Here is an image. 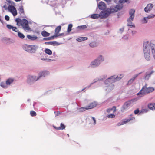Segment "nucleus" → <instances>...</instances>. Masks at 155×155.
<instances>
[{
    "label": "nucleus",
    "instance_id": "46",
    "mask_svg": "<svg viewBox=\"0 0 155 155\" xmlns=\"http://www.w3.org/2000/svg\"><path fill=\"white\" fill-rule=\"evenodd\" d=\"M115 117V115L114 114H110L107 115V117L108 118H114Z\"/></svg>",
    "mask_w": 155,
    "mask_h": 155
},
{
    "label": "nucleus",
    "instance_id": "42",
    "mask_svg": "<svg viewBox=\"0 0 155 155\" xmlns=\"http://www.w3.org/2000/svg\"><path fill=\"white\" fill-rule=\"evenodd\" d=\"M77 28L80 30H84L87 28V26L86 25H83L81 26H78Z\"/></svg>",
    "mask_w": 155,
    "mask_h": 155
},
{
    "label": "nucleus",
    "instance_id": "9",
    "mask_svg": "<svg viewBox=\"0 0 155 155\" xmlns=\"http://www.w3.org/2000/svg\"><path fill=\"white\" fill-rule=\"evenodd\" d=\"M11 4L12 5H9L7 9L13 15V16H15L17 15V11L15 8L14 6V3L12 2Z\"/></svg>",
    "mask_w": 155,
    "mask_h": 155
},
{
    "label": "nucleus",
    "instance_id": "41",
    "mask_svg": "<svg viewBox=\"0 0 155 155\" xmlns=\"http://www.w3.org/2000/svg\"><path fill=\"white\" fill-rule=\"evenodd\" d=\"M18 36L21 39H23L25 38V36L24 34L20 32H18Z\"/></svg>",
    "mask_w": 155,
    "mask_h": 155
},
{
    "label": "nucleus",
    "instance_id": "19",
    "mask_svg": "<svg viewBox=\"0 0 155 155\" xmlns=\"http://www.w3.org/2000/svg\"><path fill=\"white\" fill-rule=\"evenodd\" d=\"M144 87H143L142 89L137 93V94L139 97H141L147 94L145 91Z\"/></svg>",
    "mask_w": 155,
    "mask_h": 155
},
{
    "label": "nucleus",
    "instance_id": "34",
    "mask_svg": "<svg viewBox=\"0 0 155 155\" xmlns=\"http://www.w3.org/2000/svg\"><path fill=\"white\" fill-rule=\"evenodd\" d=\"M88 38L86 37H80L76 39V40L78 42H81L85 41Z\"/></svg>",
    "mask_w": 155,
    "mask_h": 155
},
{
    "label": "nucleus",
    "instance_id": "5",
    "mask_svg": "<svg viewBox=\"0 0 155 155\" xmlns=\"http://www.w3.org/2000/svg\"><path fill=\"white\" fill-rule=\"evenodd\" d=\"M14 81V78H10L7 79L5 82H1L0 85L2 88L7 89L13 83Z\"/></svg>",
    "mask_w": 155,
    "mask_h": 155
},
{
    "label": "nucleus",
    "instance_id": "32",
    "mask_svg": "<svg viewBox=\"0 0 155 155\" xmlns=\"http://www.w3.org/2000/svg\"><path fill=\"white\" fill-rule=\"evenodd\" d=\"M18 10L19 11V13L20 14H24L23 6L22 5H21L19 6Z\"/></svg>",
    "mask_w": 155,
    "mask_h": 155
},
{
    "label": "nucleus",
    "instance_id": "59",
    "mask_svg": "<svg viewBox=\"0 0 155 155\" xmlns=\"http://www.w3.org/2000/svg\"><path fill=\"white\" fill-rule=\"evenodd\" d=\"M128 0H124L125 2H127Z\"/></svg>",
    "mask_w": 155,
    "mask_h": 155
},
{
    "label": "nucleus",
    "instance_id": "25",
    "mask_svg": "<svg viewBox=\"0 0 155 155\" xmlns=\"http://www.w3.org/2000/svg\"><path fill=\"white\" fill-rule=\"evenodd\" d=\"M7 28L9 29H12V30L16 32H18V30L15 27H14L10 25H7Z\"/></svg>",
    "mask_w": 155,
    "mask_h": 155
},
{
    "label": "nucleus",
    "instance_id": "62",
    "mask_svg": "<svg viewBox=\"0 0 155 155\" xmlns=\"http://www.w3.org/2000/svg\"><path fill=\"white\" fill-rule=\"evenodd\" d=\"M2 41L4 42V41H5V38H3V39H2Z\"/></svg>",
    "mask_w": 155,
    "mask_h": 155
},
{
    "label": "nucleus",
    "instance_id": "24",
    "mask_svg": "<svg viewBox=\"0 0 155 155\" xmlns=\"http://www.w3.org/2000/svg\"><path fill=\"white\" fill-rule=\"evenodd\" d=\"M98 6L99 8L101 10L104 9L106 7L105 4L103 2H100Z\"/></svg>",
    "mask_w": 155,
    "mask_h": 155
},
{
    "label": "nucleus",
    "instance_id": "39",
    "mask_svg": "<svg viewBox=\"0 0 155 155\" xmlns=\"http://www.w3.org/2000/svg\"><path fill=\"white\" fill-rule=\"evenodd\" d=\"M87 110H88V109L87 108V106L85 107H81L78 109V110L79 112H83Z\"/></svg>",
    "mask_w": 155,
    "mask_h": 155
},
{
    "label": "nucleus",
    "instance_id": "48",
    "mask_svg": "<svg viewBox=\"0 0 155 155\" xmlns=\"http://www.w3.org/2000/svg\"><path fill=\"white\" fill-rule=\"evenodd\" d=\"M123 39L124 40H127L128 39V37L127 35H125L123 37Z\"/></svg>",
    "mask_w": 155,
    "mask_h": 155
},
{
    "label": "nucleus",
    "instance_id": "26",
    "mask_svg": "<svg viewBox=\"0 0 155 155\" xmlns=\"http://www.w3.org/2000/svg\"><path fill=\"white\" fill-rule=\"evenodd\" d=\"M141 73L142 72H140L138 74H136L134 75L132 78L129 80L128 83L129 84H131L132 83L135 79V78H137L139 75L141 74Z\"/></svg>",
    "mask_w": 155,
    "mask_h": 155
},
{
    "label": "nucleus",
    "instance_id": "53",
    "mask_svg": "<svg viewBox=\"0 0 155 155\" xmlns=\"http://www.w3.org/2000/svg\"><path fill=\"white\" fill-rule=\"evenodd\" d=\"M137 32L136 31H131V34L133 35H135L136 33Z\"/></svg>",
    "mask_w": 155,
    "mask_h": 155
},
{
    "label": "nucleus",
    "instance_id": "14",
    "mask_svg": "<svg viewBox=\"0 0 155 155\" xmlns=\"http://www.w3.org/2000/svg\"><path fill=\"white\" fill-rule=\"evenodd\" d=\"M155 17V15L153 14H150L147 17H144L141 20V22L143 24L147 23L149 19H153Z\"/></svg>",
    "mask_w": 155,
    "mask_h": 155
},
{
    "label": "nucleus",
    "instance_id": "10",
    "mask_svg": "<svg viewBox=\"0 0 155 155\" xmlns=\"http://www.w3.org/2000/svg\"><path fill=\"white\" fill-rule=\"evenodd\" d=\"M50 72L46 70H44L40 71L38 74V80L42 78H45V77L50 75Z\"/></svg>",
    "mask_w": 155,
    "mask_h": 155
},
{
    "label": "nucleus",
    "instance_id": "64",
    "mask_svg": "<svg viewBox=\"0 0 155 155\" xmlns=\"http://www.w3.org/2000/svg\"><path fill=\"white\" fill-rule=\"evenodd\" d=\"M44 59H42V58H41V60H44Z\"/></svg>",
    "mask_w": 155,
    "mask_h": 155
},
{
    "label": "nucleus",
    "instance_id": "1",
    "mask_svg": "<svg viewBox=\"0 0 155 155\" xmlns=\"http://www.w3.org/2000/svg\"><path fill=\"white\" fill-rule=\"evenodd\" d=\"M152 41H150L145 42L143 45V50L144 55L145 59L147 61L150 59L151 55V52H152Z\"/></svg>",
    "mask_w": 155,
    "mask_h": 155
},
{
    "label": "nucleus",
    "instance_id": "17",
    "mask_svg": "<svg viewBox=\"0 0 155 155\" xmlns=\"http://www.w3.org/2000/svg\"><path fill=\"white\" fill-rule=\"evenodd\" d=\"M61 26H58L55 29V32L54 35V36H52L50 37H49L48 39L52 38L54 39V37H58V33L60 32L61 29Z\"/></svg>",
    "mask_w": 155,
    "mask_h": 155
},
{
    "label": "nucleus",
    "instance_id": "43",
    "mask_svg": "<svg viewBox=\"0 0 155 155\" xmlns=\"http://www.w3.org/2000/svg\"><path fill=\"white\" fill-rule=\"evenodd\" d=\"M72 26L73 25L71 24L68 25L67 29V32H70L71 31Z\"/></svg>",
    "mask_w": 155,
    "mask_h": 155
},
{
    "label": "nucleus",
    "instance_id": "56",
    "mask_svg": "<svg viewBox=\"0 0 155 155\" xmlns=\"http://www.w3.org/2000/svg\"><path fill=\"white\" fill-rule=\"evenodd\" d=\"M64 34L63 33H61V34H58V37L59 36L62 35Z\"/></svg>",
    "mask_w": 155,
    "mask_h": 155
},
{
    "label": "nucleus",
    "instance_id": "21",
    "mask_svg": "<svg viewBox=\"0 0 155 155\" xmlns=\"http://www.w3.org/2000/svg\"><path fill=\"white\" fill-rule=\"evenodd\" d=\"M38 48V47L37 45H31L30 49L29 52L31 53H35Z\"/></svg>",
    "mask_w": 155,
    "mask_h": 155
},
{
    "label": "nucleus",
    "instance_id": "27",
    "mask_svg": "<svg viewBox=\"0 0 155 155\" xmlns=\"http://www.w3.org/2000/svg\"><path fill=\"white\" fill-rule=\"evenodd\" d=\"M152 42L153 45L152 53L155 59V41L152 40Z\"/></svg>",
    "mask_w": 155,
    "mask_h": 155
},
{
    "label": "nucleus",
    "instance_id": "22",
    "mask_svg": "<svg viewBox=\"0 0 155 155\" xmlns=\"http://www.w3.org/2000/svg\"><path fill=\"white\" fill-rule=\"evenodd\" d=\"M96 59L99 62L100 64L103 62L104 60V56L102 55H99Z\"/></svg>",
    "mask_w": 155,
    "mask_h": 155
},
{
    "label": "nucleus",
    "instance_id": "37",
    "mask_svg": "<svg viewBox=\"0 0 155 155\" xmlns=\"http://www.w3.org/2000/svg\"><path fill=\"white\" fill-rule=\"evenodd\" d=\"M89 46L91 48H94L97 46V44L96 42L93 41L89 44Z\"/></svg>",
    "mask_w": 155,
    "mask_h": 155
},
{
    "label": "nucleus",
    "instance_id": "36",
    "mask_svg": "<svg viewBox=\"0 0 155 155\" xmlns=\"http://www.w3.org/2000/svg\"><path fill=\"white\" fill-rule=\"evenodd\" d=\"M54 127L55 129H56L57 130L63 129H64L65 127V125L62 123H61V124L60 127H56L55 126H54Z\"/></svg>",
    "mask_w": 155,
    "mask_h": 155
},
{
    "label": "nucleus",
    "instance_id": "29",
    "mask_svg": "<svg viewBox=\"0 0 155 155\" xmlns=\"http://www.w3.org/2000/svg\"><path fill=\"white\" fill-rule=\"evenodd\" d=\"M153 71H151L150 72L146 73V75L144 77V79L146 80H148L150 77L151 74L154 73Z\"/></svg>",
    "mask_w": 155,
    "mask_h": 155
},
{
    "label": "nucleus",
    "instance_id": "7",
    "mask_svg": "<svg viewBox=\"0 0 155 155\" xmlns=\"http://www.w3.org/2000/svg\"><path fill=\"white\" fill-rule=\"evenodd\" d=\"M133 101L132 100H130L125 102L121 108V111L124 112L128 109L129 108L133 105Z\"/></svg>",
    "mask_w": 155,
    "mask_h": 155
},
{
    "label": "nucleus",
    "instance_id": "2",
    "mask_svg": "<svg viewBox=\"0 0 155 155\" xmlns=\"http://www.w3.org/2000/svg\"><path fill=\"white\" fill-rule=\"evenodd\" d=\"M124 76L123 74H120L118 75H114L111 76L106 79L104 81V83L105 85L112 84L120 80Z\"/></svg>",
    "mask_w": 155,
    "mask_h": 155
},
{
    "label": "nucleus",
    "instance_id": "23",
    "mask_svg": "<svg viewBox=\"0 0 155 155\" xmlns=\"http://www.w3.org/2000/svg\"><path fill=\"white\" fill-rule=\"evenodd\" d=\"M97 105V103L96 102H93L89 104L87 106V108L88 109H92L96 107Z\"/></svg>",
    "mask_w": 155,
    "mask_h": 155
},
{
    "label": "nucleus",
    "instance_id": "47",
    "mask_svg": "<svg viewBox=\"0 0 155 155\" xmlns=\"http://www.w3.org/2000/svg\"><path fill=\"white\" fill-rule=\"evenodd\" d=\"M58 2L60 3V4H61L62 5H64L65 3V0H58Z\"/></svg>",
    "mask_w": 155,
    "mask_h": 155
},
{
    "label": "nucleus",
    "instance_id": "30",
    "mask_svg": "<svg viewBox=\"0 0 155 155\" xmlns=\"http://www.w3.org/2000/svg\"><path fill=\"white\" fill-rule=\"evenodd\" d=\"M31 48V45H25L23 46V49L26 51L29 52Z\"/></svg>",
    "mask_w": 155,
    "mask_h": 155
},
{
    "label": "nucleus",
    "instance_id": "18",
    "mask_svg": "<svg viewBox=\"0 0 155 155\" xmlns=\"http://www.w3.org/2000/svg\"><path fill=\"white\" fill-rule=\"evenodd\" d=\"M153 7V4L151 3H149L147 5V6L145 8L144 11L147 13L149 12L152 9Z\"/></svg>",
    "mask_w": 155,
    "mask_h": 155
},
{
    "label": "nucleus",
    "instance_id": "40",
    "mask_svg": "<svg viewBox=\"0 0 155 155\" xmlns=\"http://www.w3.org/2000/svg\"><path fill=\"white\" fill-rule=\"evenodd\" d=\"M45 52L49 55H51L52 54V51L50 49L48 48H46L45 50Z\"/></svg>",
    "mask_w": 155,
    "mask_h": 155
},
{
    "label": "nucleus",
    "instance_id": "33",
    "mask_svg": "<svg viewBox=\"0 0 155 155\" xmlns=\"http://www.w3.org/2000/svg\"><path fill=\"white\" fill-rule=\"evenodd\" d=\"M27 37L28 39L32 40H35L38 38V37L35 35L31 36L30 35H28Z\"/></svg>",
    "mask_w": 155,
    "mask_h": 155
},
{
    "label": "nucleus",
    "instance_id": "11",
    "mask_svg": "<svg viewBox=\"0 0 155 155\" xmlns=\"http://www.w3.org/2000/svg\"><path fill=\"white\" fill-rule=\"evenodd\" d=\"M107 78V76L106 75H104L101 76L99 78L94 79L92 83H91L88 86L86 87L84 89L89 88L91 85L94 83H95L99 81H103L105 79Z\"/></svg>",
    "mask_w": 155,
    "mask_h": 155
},
{
    "label": "nucleus",
    "instance_id": "35",
    "mask_svg": "<svg viewBox=\"0 0 155 155\" xmlns=\"http://www.w3.org/2000/svg\"><path fill=\"white\" fill-rule=\"evenodd\" d=\"M90 121L92 123V124L93 125V126L95 125L96 123V120L95 117H91Z\"/></svg>",
    "mask_w": 155,
    "mask_h": 155
},
{
    "label": "nucleus",
    "instance_id": "31",
    "mask_svg": "<svg viewBox=\"0 0 155 155\" xmlns=\"http://www.w3.org/2000/svg\"><path fill=\"white\" fill-rule=\"evenodd\" d=\"M90 17L92 19H97L99 17L100 18V14H93L91 15Z\"/></svg>",
    "mask_w": 155,
    "mask_h": 155
},
{
    "label": "nucleus",
    "instance_id": "38",
    "mask_svg": "<svg viewBox=\"0 0 155 155\" xmlns=\"http://www.w3.org/2000/svg\"><path fill=\"white\" fill-rule=\"evenodd\" d=\"M41 34L43 37H47L50 34L45 31H42Z\"/></svg>",
    "mask_w": 155,
    "mask_h": 155
},
{
    "label": "nucleus",
    "instance_id": "6",
    "mask_svg": "<svg viewBox=\"0 0 155 155\" xmlns=\"http://www.w3.org/2000/svg\"><path fill=\"white\" fill-rule=\"evenodd\" d=\"M38 80H39L37 76L29 75L27 76L26 82L28 84H32Z\"/></svg>",
    "mask_w": 155,
    "mask_h": 155
},
{
    "label": "nucleus",
    "instance_id": "58",
    "mask_svg": "<svg viewBox=\"0 0 155 155\" xmlns=\"http://www.w3.org/2000/svg\"><path fill=\"white\" fill-rule=\"evenodd\" d=\"M21 0H15V1H16V2H19V1H21Z\"/></svg>",
    "mask_w": 155,
    "mask_h": 155
},
{
    "label": "nucleus",
    "instance_id": "3",
    "mask_svg": "<svg viewBox=\"0 0 155 155\" xmlns=\"http://www.w3.org/2000/svg\"><path fill=\"white\" fill-rule=\"evenodd\" d=\"M15 21L17 22V25L19 26L21 25L25 31L30 30V28L28 25V22L27 20L25 19L21 20L18 18L16 19Z\"/></svg>",
    "mask_w": 155,
    "mask_h": 155
},
{
    "label": "nucleus",
    "instance_id": "28",
    "mask_svg": "<svg viewBox=\"0 0 155 155\" xmlns=\"http://www.w3.org/2000/svg\"><path fill=\"white\" fill-rule=\"evenodd\" d=\"M148 107L151 110H155V103H149L148 104Z\"/></svg>",
    "mask_w": 155,
    "mask_h": 155
},
{
    "label": "nucleus",
    "instance_id": "55",
    "mask_svg": "<svg viewBox=\"0 0 155 155\" xmlns=\"http://www.w3.org/2000/svg\"><path fill=\"white\" fill-rule=\"evenodd\" d=\"M48 38H44V39L45 40H51V39H52V38L48 39Z\"/></svg>",
    "mask_w": 155,
    "mask_h": 155
},
{
    "label": "nucleus",
    "instance_id": "54",
    "mask_svg": "<svg viewBox=\"0 0 155 155\" xmlns=\"http://www.w3.org/2000/svg\"><path fill=\"white\" fill-rule=\"evenodd\" d=\"M119 2L121 4L125 2L124 0H120L119 1Z\"/></svg>",
    "mask_w": 155,
    "mask_h": 155
},
{
    "label": "nucleus",
    "instance_id": "61",
    "mask_svg": "<svg viewBox=\"0 0 155 155\" xmlns=\"http://www.w3.org/2000/svg\"><path fill=\"white\" fill-rule=\"evenodd\" d=\"M30 100L29 99H28V100H27V101H28V102H30Z\"/></svg>",
    "mask_w": 155,
    "mask_h": 155
},
{
    "label": "nucleus",
    "instance_id": "8",
    "mask_svg": "<svg viewBox=\"0 0 155 155\" xmlns=\"http://www.w3.org/2000/svg\"><path fill=\"white\" fill-rule=\"evenodd\" d=\"M123 5L122 4L121 5H118L115 6L111 7L110 8H107V9L110 13V14L111 13L117 12L121 9Z\"/></svg>",
    "mask_w": 155,
    "mask_h": 155
},
{
    "label": "nucleus",
    "instance_id": "51",
    "mask_svg": "<svg viewBox=\"0 0 155 155\" xmlns=\"http://www.w3.org/2000/svg\"><path fill=\"white\" fill-rule=\"evenodd\" d=\"M5 19L7 21H9V17L8 15H6L5 16Z\"/></svg>",
    "mask_w": 155,
    "mask_h": 155
},
{
    "label": "nucleus",
    "instance_id": "15",
    "mask_svg": "<svg viewBox=\"0 0 155 155\" xmlns=\"http://www.w3.org/2000/svg\"><path fill=\"white\" fill-rule=\"evenodd\" d=\"M100 14L101 18L103 19L107 17L110 14L108 11L107 9L106 10L101 11Z\"/></svg>",
    "mask_w": 155,
    "mask_h": 155
},
{
    "label": "nucleus",
    "instance_id": "13",
    "mask_svg": "<svg viewBox=\"0 0 155 155\" xmlns=\"http://www.w3.org/2000/svg\"><path fill=\"white\" fill-rule=\"evenodd\" d=\"M100 65L99 62L95 59L91 62L89 67L91 68H96L99 67Z\"/></svg>",
    "mask_w": 155,
    "mask_h": 155
},
{
    "label": "nucleus",
    "instance_id": "60",
    "mask_svg": "<svg viewBox=\"0 0 155 155\" xmlns=\"http://www.w3.org/2000/svg\"><path fill=\"white\" fill-rule=\"evenodd\" d=\"M58 4H59V3H58ZM60 4V5H61L62 6V7H63V5H62L61 4Z\"/></svg>",
    "mask_w": 155,
    "mask_h": 155
},
{
    "label": "nucleus",
    "instance_id": "50",
    "mask_svg": "<svg viewBox=\"0 0 155 155\" xmlns=\"http://www.w3.org/2000/svg\"><path fill=\"white\" fill-rule=\"evenodd\" d=\"M44 60H45L46 61H48V62H51L53 60L48 59V58L44 59Z\"/></svg>",
    "mask_w": 155,
    "mask_h": 155
},
{
    "label": "nucleus",
    "instance_id": "12",
    "mask_svg": "<svg viewBox=\"0 0 155 155\" xmlns=\"http://www.w3.org/2000/svg\"><path fill=\"white\" fill-rule=\"evenodd\" d=\"M135 120V118L133 117H130L128 119H125L122 120L120 122L118 123L117 124V126H120L126 124L127 123L130 122L131 120Z\"/></svg>",
    "mask_w": 155,
    "mask_h": 155
},
{
    "label": "nucleus",
    "instance_id": "45",
    "mask_svg": "<svg viewBox=\"0 0 155 155\" xmlns=\"http://www.w3.org/2000/svg\"><path fill=\"white\" fill-rule=\"evenodd\" d=\"M30 114L32 116H35L36 115V113L35 112L32 111L30 112Z\"/></svg>",
    "mask_w": 155,
    "mask_h": 155
},
{
    "label": "nucleus",
    "instance_id": "20",
    "mask_svg": "<svg viewBox=\"0 0 155 155\" xmlns=\"http://www.w3.org/2000/svg\"><path fill=\"white\" fill-rule=\"evenodd\" d=\"M144 87L145 91L146 92V94H148L149 93L152 92L154 90V88L151 87Z\"/></svg>",
    "mask_w": 155,
    "mask_h": 155
},
{
    "label": "nucleus",
    "instance_id": "49",
    "mask_svg": "<svg viewBox=\"0 0 155 155\" xmlns=\"http://www.w3.org/2000/svg\"><path fill=\"white\" fill-rule=\"evenodd\" d=\"M124 30V27H122L121 28H120L119 30V32L122 33Z\"/></svg>",
    "mask_w": 155,
    "mask_h": 155
},
{
    "label": "nucleus",
    "instance_id": "44",
    "mask_svg": "<svg viewBox=\"0 0 155 155\" xmlns=\"http://www.w3.org/2000/svg\"><path fill=\"white\" fill-rule=\"evenodd\" d=\"M148 111V110L147 109H143L141 110V112L139 113V114H140L141 113H145L147 112Z\"/></svg>",
    "mask_w": 155,
    "mask_h": 155
},
{
    "label": "nucleus",
    "instance_id": "52",
    "mask_svg": "<svg viewBox=\"0 0 155 155\" xmlns=\"http://www.w3.org/2000/svg\"><path fill=\"white\" fill-rule=\"evenodd\" d=\"M139 112V110L138 109H136L134 111V113L136 114H138Z\"/></svg>",
    "mask_w": 155,
    "mask_h": 155
},
{
    "label": "nucleus",
    "instance_id": "57",
    "mask_svg": "<svg viewBox=\"0 0 155 155\" xmlns=\"http://www.w3.org/2000/svg\"><path fill=\"white\" fill-rule=\"evenodd\" d=\"M3 7L5 8V9L6 10L7 9V8L6 7V6L5 5H4L3 6Z\"/></svg>",
    "mask_w": 155,
    "mask_h": 155
},
{
    "label": "nucleus",
    "instance_id": "63",
    "mask_svg": "<svg viewBox=\"0 0 155 155\" xmlns=\"http://www.w3.org/2000/svg\"><path fill=\"white\" fill-rule=\"evenodd\" d=\"M44 59H42V58H41V60H44Z\"/></svg>",
    "mask_w": 155,
    "mask_h": 155
},
{
    "label": "nucleus",
    "instance_id": "4",
    "mask_svg": "<svg viewBox=\"0 0 155 155\" xmlns=\"http://www.w3.org/2000/svg\"><path fill=\"white\" fill-rule=\"evenodd\" d=\"M135 12V11L134 9H130L129 11L130 17L127 20V26L133 28H134L135 27V25L132 22L134 18Z\"/></svg>",
    "mask_w": 155,
    "mask_h": 155
},
{
    "label": "nucleus",
    "instance_id": "16",
    "mask_svg": "<svg viewBox=\"0 0 155 155\" xmlns=\"http://www.w3.org/2000/svg\"><path fill=\"white\" fill-rule=\"evenodd\" d=\"M107 86L104 88V89L107 93H109L113 90L115 87V85L113 84H109Z\"/></svg>",
    "mask_w": 155,
    "mask_h": 155
}]
</instances>
